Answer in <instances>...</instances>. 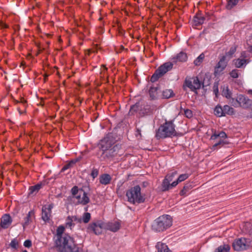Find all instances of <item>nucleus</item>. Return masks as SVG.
Listing matches in <instances>:
<instances>
[{
  "label": "nucleus",
  "instance_id": "f257e3e1",
  "mask_svg": "<svg viewBox=\"0 0 252 252\" xmlns=\"http://www.w3.org/2000/svg\"><path fill=\"white\" fill-rule=\"evenodd\" d=\"M65 227L59 226L55 236V247L58 252H79V249L74 239L64 233Z\"/></svg>",
  "mask_w": 252,
  "mask_h": 252
},
{
  "label": "nucleus",
  "instance_id": "f03ea898",
  "mask_svg": "<svg viewBox=\"0 0 252 252\" xmlns=\"http://www.w3.org/2000/svg\"><path fill=\"white\" fill-rule=\"evenodd\" d=\"M172 224V218L169 215H164L159 217L154 220L152 225V229L155 232H161L169 228Z\"/></svg>",
  "mask_w": 252,
  "mask_h": 252
},
{
  "label": "nucleus",
  "instance_id": "7ed1b4c3",
  "mask_svg": "<svg viewBox=\"0 0 252 252\" xmlns=\"http://www.w3.org/2000/svg\"><path fill=\"white\" fill-rule=\"evenodd\" d=\"M176 135L175 126L171 121L166 122L158 129L156 137L158 138L171 137Z\"/></svg>",
  "mask_w": 252,
  "mask_h": 252
},
{
  "label": "nucleus",
  "instance_id": "20e7f679",
  "mask_svg": "<svg viewBox=\"0 0 252 252\" xmlns=\"http://www.w3.org/2000/svg\"><path fill=\"white\" fill-rule=\"evenodd\" d=\"M126 196L127 197L128 201L133 204L141 203L145 201L144 197L141 195V188L139 186H135L128 190L126 192Z\"/></svg>",
  "mask_w": 252,
  "mask_h": 252
},
{
  "label": "nucleus",
  "instance_id": "39448f33",
  "mask_svg": "<svg viewBox=\"0 0 252 252\" xmlns=\"http://www.w3.org/2000/svg\"><path fill=\"white\" fill-rule=\"evenodd\" d=\"M232 247L236 251L246 250L252 248V241L245 238L237 239L234 241Z\"/></svg>",
  "mask_w": 252,
  "mask_h": 252
},
{
  "label": "nucleus",
  "instance_id": "423d86ee",
  "mask_svg": "<svg viewBox=\"0 0 252 252\" xmlns=\"http://www.w3.org/2000/svg\"><path fill=\"white\" fill-rule=\"evenodd\" d=\"M202 84L197 77L187 78L185 80L184 88L188 87L190 91L197 94V90L201 88Z\"/></svg>",
  "mask_w": 252,
  "mask_h": 252
},
{
  "label": "nucleus",
  "instance_id": "0eeeda50",
  "mask_svg": "<svg viewBox=\"0 0 252 252\" xmlns=\"http://www.w3.org/2000/svg\"><path fill=\"white\" fill-rule=\"evenodd\" d=\"M103 229H104V222L101 220L91 223L87 228L88 232H93L95 235L101 234Z\"/></svg>",
  "mask_w": 252,
  "mask_h": 252
},
{
  "label": "nucleus",
  "instance_id": "6e6552de",
  "mask_svg": "<svg viewBox=\"0 0 252 252\" xmlns=\"http://www.w3.org/2000/svg\"><path fill=\"white\" fill-rule=\"evenodd\" d=\"M115 143V140L111 135H107L100 142L101 149L102 151H106L108 149L113 147Z\"/></svg>",
  "mask_w": 252,
  "mask_h": 252
},
{
  "label": "nucleus",
  "instance_id": "1a4fd4ad",
  "mask_svg": "<svg viewBox=\"0 0 252 252\" xmlns=\"http://www.w3.org/2000/svg\"><path fill=\"white\" fill-rule=\"evenodd\" d=\"M228 60L226 59V56H223L219 60L218 63L215 67L214 74L215 76L219 75L226 68Z\"/></svg>",
  "mask_w": 252,
  "mask_h": 252
},
{
  "label": "nucleus",
  "instance_id": "9d476101",
  "mask_svg": "<svg viewBox=\"0 0 252 252\" xmlns=\"http://www.w3.org/2000/svg\"><path fill=\"white\" fill-rule=\"evenodd\" d=\"M239 106L244 109H252V100L245 95L238 94Z\"/></svg>",
  "mask_w": 252,
  "mask_h": 252
},
{
  "label": "nucleus",
  "instance_id": "9b49d317",
  "mask_svg": "<svg viewBox=\"0 0 252 252\" xmlns=\"http://www.w3.org/2000/svg\"><path fill=\"white\" fill-rule=\"evenodd\" d=\"M119 150V146L115 145L113 147L103 151L102 155L103 156L104 159H112L118 155Z\"/></svg>",
  "mask_w": 252,
  "mask_h": 252
},
{
  "label": "nucleus",
  "instance_id": "f8f14e48",
  "mask_svg": "<svg viewBox=\"0 0 252 252\" xmlns=\"http://www.w3.org/2000/svg\"><path fill=\"white\" fill-rule=\"evenodd\" d=\"M53 208V204H50L48 205H44L42 208V219L47 221L50 220L51 217L52 209Z\"/></svg>",
  "mask_w": 252,
  "mask_h": 252
},
{
  "label": "nucleus",
  "instance_id": "ddd939ff",
  "mask_svg": "<svg viewBox=\"0 0 252 252\" xmlns=\"http://www.w3.org/2000/svg\"><path fill=\"white\" fill-rule=\"evenodd\" d=\"M75 198L77 200V202L82 205H86L90 201V199L87 195V193L83 189H80L79 194L75 196Z\"/></svg>",
  "mask_w": 252,
  "mask_h": 252
},
{
  "label": "nucleus",
  "instance_id": "4468645a",
  "mask_svg": "<svg viewBox=\"0 0 252 252\" xmlns=\"http://www.w3.org/2000/svg\"><path fill=\"white\" fill-rule=\"evenodd\" d=\"M104 229L108 230L111 231L115 232L118 231L121 227V224L118 221H114L104 222Z\"/></svg>",
  "mask_w": 252,
  "mask_h": 252
},
{
  "label": "nucleus",
  "instance_id": "2eb2a0df",
  "mask_svg": "<svg viewBox=\"0 0 252 252\" xmlns=\"http://www.w3.org/2000/svg\"><path fill=\"white\" fill-rule=\"evenodd\" d=\"M173 67V63L171 62H167L160 66L157 70L161 76L170 70Z\"/></svg>",
  "mask_w": 252,
  "mask_h": 252
},
{
  "label": "nucleus",
  "instance_id": "dca6fc26",
  "mask_svg": "<svg viewBox=\"0 0 252 252\" xmlns=\"http://www.w3.org/2000/svg\"><path fill=\"white\" fill-rule=\"evenodd\" d=\"M12 219L9 214L4 215L0 221V226L3 228H7L11 224Z\"/></svg>",
  "mask_w": 252,
  "mask_h": 252
},
{
  "label": "nucleus",
  "instance_id": "f3484780",
  "mask_svg": "<svg viewBox=\"0 0 252 252\" xmlns=\"http://www.w3.org/2000/svg\"><path fill=\"white\" fill-rule=\"evenodd\" d=\"M33 218H34V212L33 210H31L24 219V222L22 223L24 229L32 222Z\"/></svg>",
  "mask_w": 252,
  "mask_h": 252
},
{
  "label": "nucleus",
  "instance_id": "a211bd4d",
  "mask_svg": "<svg viewBox=\"0 0 252 252\" xmlns=\"http://www.w3.org/2000/svg\"><path fill=\"white\" fill-rule=\"evenodd\" d=\"M188 57L187 54L183 52H180L177 55L176 57L172 59V61L174 63H177L178 62H184L187 60Z\"/></svg>",
  "mask_w": 252,
  "mask_h": 252
},
{
  "label": "nucleus",
  "instance_id": "6ab92c4d",
  "mask_svg": "<svg viewBox=\"0 0 252 252\" xmlns=\"http://www.w3.org/2000/svg\"><path fill=\"white\" fill-rule=\"evenodd\" d=\"M170 183V181L164 178L161 184V189L162 191H165L168 190L176 186V185H173V182L171 184Z\"/></svg>",
  "mask_w": 252,
  "mask_h": 252
},
{
  "label": "nucleus",
  "instance_id": "aec40b11",
  "mask_svg": "<svg viewBox=\"0 0 252 252\" xmlns=\"http://www.w3.org/2000/svg\"><path fill=\"white\" fill-rule=\"evenodd\" d=\"M112 180L111 176L108 174H103L99 177V182L103 185H107L110 183Z\"/></svg>",
  "mask_w": 252,
  "mask_h": 252
},
{
  "label": "nucleus",
  "instance_id": "412c9836",
  "mask_svg": "<svg viewBox=\"0 0 252 252\" xmlns=\"http://www.w3.org/2000/svg\"><path fill=\"white\" fill-rule=\"evenodd\" d=\"M156 248L158 252H172V251L169 249L168 246L165 243L161 242H158Z\"/></svg>",
  "mask_w": 252,
  "mask_h": 252
},
{
  "label": "nucleus",
  "instance_id": "4be33fe9",
  "mask_svg": "<svg viewBox=\"0 0 252 252\" xmlns=\"http://www.w3.org/2000/svg\"><path fill=\"white\" fill-rule=\"evenodd\" d=\"M250 61L249 59H237L233 60V63L236 67L241 68L244 65H246L249 63Z\"/></svg>",
  "mask_w": 252,
  "mask_h": 252
},
{
  "label": "nucleus",
  "instance_id": "5701e85b",
  "mask_svg": "<svg viewBox=\"0 0 252 252\" xmlns=\"http://www.w3.org/2000/svg\"><path fill=\"white\" fill-rule=\"evenodd\" d=\"M204 20L205 18L200 13H198L194 17L193 21L194 25L197 26L202 25L204 23Z\"/></svg>",
  "mask_w": 252,
  "mask_h": 252
},
{
  "label": "nucleus",
  "instance_id": "b1692460",
  "mask_svg": "<svg viewBox=\"0 0 252 252\" xmlns=\"http://www.w3.org/2000/svg\"><path fill=\"white\" fill-rule=\"evenodd\" d=\"M158 87H151L149 93L151 99H155L158 97Z\"/></svg>",
  "mask_w": 252,
  "mask_h": 252
},
{
  "label": "nucleus",
  "instance_id": "393cba45",
  "mask_svg": "<svg viewBox=\"0 0 252 252\" xmlns=\"http://www.w3.org/2000/svg\"><path fill=\"white\" fill-rule=\"evenodd\" d=\"M142 106L139 102L136 103L134 105L131 106L129 113L132 115L134 112L141 110Z\"/></svg>",
  "mask_w": 252,
  "mask_h": 252
},
{
  "label": "nucleus",
  "instance_id": "a878e982",
  "mask_svg": "<svg viewBox=\"0 0 252 252\" xmlns=\"http://www.w3.org/2000/svg\"><path fill=\"white\" fill-rule=\"evenodd\" d=\"M189 175L188 173H185V174L180 175L178 177L177 180L176 181L173 182V184H174L173 185L177 186L178 184V183L184 181L185 180L189 178Z\"/></svg>",
  "mask_w": 252,
  "mask_h": 252
},
{
  "label": "nucleus",
  "instance_id": "bb28decb",
  "mask_svg": "<svg viewBox=\"0 0 252 252\" xmlns=\"http://www.w3.org/2000/svg\"><path fill=\"white\" fill-rule=\"evenodd\" d=\"M239 0H228L225 5V8L228 10H231L236 6Z\"/></svg>",
  "mask_w": 252,
  "mask_h": 252
},
{
  "label": "nucleus",
  "instance_id": "cd10ccee",
  "mask_svg": "<svg viewBox=\"0 0 252 252\" xmlns=\"http://www.w3.org/2000/svg\"><path fill=\"white\" fill-rule=\"evenodd\" d=\"M226 134L223 132L221 131L219 133H217L216 132L211 136V140H215L218 138H226Z\"/></svg>",
  "mask_w": 252,
  "mask_h": 252
},
{
  "label": "nucleus",
  "instance_id": "c85d7f7f",
  "mask_svg": "<svg viewBox=\"0 0 252 252\" xmlns=\"http://www.w3.org/2000/svg\"><path fill=\"white\" fill-rule=\"evenodd\" d=\"M230 247L228 245L224 244L219 247L216 250V252H229Z\"/></svg>",
  "mask_w": 252,
  "mask_h": 252
},
{
  "label": "nucleus",
  "instance_id": "c756f323",
  "mask_svg": "<svg viewBox=\"0 0 252 252\" xmlns=\"http://www.w3.org/2000/svg\"><path fill=\"white\" fill-rule=\"evenodd\" d=\"M222 95L227 99L232 96V92L229 90L228 86L223 87L222 91Z\"/></svg>",
  "mask_w": 252,
  "mask_h": 252
},
{
  "label": "nucleus",
  "instance_id": "7c9ffc66",
  "mask_svg": "<svg viewBox=\"0 0 252 252\" xmlns=\"http://www.w3.org/2000/svg\"><path fill=\"white\" fill-rule=\"evenodd\" d=\"M214 113L216 116H217L218 117H221V116H224L223 108H222L220 105H217L215 107V109L214 110Z\"/></svg>",
  "mask_w": 252,
  "mask_h": 252
},
{
  "label": "nucleus",
  "instance_id": "2f4dec72",
  "mask_svg": "<svg viewBox=\"0 0 252 252\" xmlns=\"http://www.w3.org/2000/svg\"><path fill=\"white\" fill-rule=\"evenodd\" d=\"M223 108L224 115L225 114L233 115L235 112L234 109L229 105H225Z\"/></svg>",
  "mask_w": 252,
  "mask_h": 252
},
{
  "label": "nucleus",
  "instance_id": "473e14b6",
  "mask_svg": "<svg viewBox=\"0 0 252 252\" xmlns=\"http://www.w3.org/2000/svg\"><path fill=\"white\" fill-rule=\"evenodd\" d=\"M237 49L236 46H234L231 47L230 50L225 54V56H226V59L229 61V60L232 57V55L235 53Z\"/></svg>",
  "mask_w": 252,
  "mask_h": 252
},
{
  "label": "nucleus",
  "instance_id": "72a5a7b5",
  "mask_svg": "<svg viewBox=\"0 0 252 252\" xmlns=\"http://www.w3.org/2000/svg\"><path fill=\"white\" fill-rule=\"evenodd\" d=\"M162 95L164 98H168L174 95V93L171 89H166L163 91Z\"/></svg>",
  "mask_w": 252,
  "mask_h": 252
},
{
  "label": "nucleus",
  "instance_id": "f704fd0d",
  "mask_svg": "<svg viewBox=\"0 0 252 252\" xmlns=\"http://www.w3.org/2000/svg\"><path fill=\"white\" fill-rule=\"evenodd\" d=\"M228 99L229 100V103L231 105L235 107L239 106L238 95H237L236 99L232 98V96H231V97L228 98Z\"/></svg>",
  "mask_w": 252,
  "mask_h": 252
},
{
  "label": "nucleus",
  "instance_id": "c9c22d12",
  "mask_svg": "<svg viewBox=\"0 0 252 252\" xmlns=\"http://www.w3.org/2000/svg\"><path fill=\"white\" fill-rule=\"evenodd\" d=\"M91 217V214L90 213H85L81 218L82 221L84 223H87L90 220Z\"/></svg>",
  "mask_w": 252,
  "mask_h": 252
},
{
  "label": "nucleus",
  "instance_id": "e433bc0d",
  "mask_svg": "<svg viewBox=\"0 0 252 252\" xmlns=\"http://www.w3.org/2000/svg\"><path fill=\"white\" fill-rule=\"evenodd\" d=\"M205 57L204 54H201L194 61V63L195 65H199L203 62Z\"/></svg>",
  "mask_w": 252,
  "mask_h": 252
},
{
  "label": "nucleus",
  "instance_id": "4c0bfd02",
  "mask_svg": "<svg viewBox=\"0 0 252 252\" xmlns=\"http://www.w3.org/2000/svg\"><path fill=\"white\" fill-rule=\"evenodd\" d=\"M41 188V185L37 184L34 186H32L30 188V193H33L34 192H37Z\"/></svg>",
  "mask_w": 252,
  "mask_h": 252
},
{
  "label": "nucleus",
  "instance_id": "58836bf2",
  "mask_svg": "<svg viewBox=\"0 0 252 252\" xmlns=\"http://www.w3.org/2000/svg\"><path fill=\"white\" fill-rule=\"evenodd\" d=\"M178 174L177 171H175L171 173L168 174L165 177V179H167L168 181L171 182L175 176H176Z\"/></svg>",
  "mask_w": 252,
  "mask_h": 252
},
{
  "label": "nucleus",
  "instance_id": "ea45409f",
  "mask_svg": "<svg viewBox=\"0 0 252 252\" xmlns=\"http://www.w3.org/2000/svg\"><path fill=\"white\" fill-rule=\"evenodd\" d=\"M160 77H161L160 75L156 70L155 73L152 76L151 78V81L152 82H155L157 81L158 80V79Z\"/></svg>",
  "mask_w": 252,
  "mask_h": 252
},
{
  "label": "nucleus",
  "instance_id": "a19ab883",
  "mask_svg": "<svg viewBox=\"0 0 252 252\" xmlns=\"http://www.w3.org/2000/svg\"><path fill=\"white\" fill-rule=\"evenodd\" d=\"M18 241L16 239H14L11 241L9 245L12 248L17 249L18 247Z\"/></svg>",
  "mask_w": 252,
  "mask_h": 252
},
{
  "label": "nucleus",
  "instance_id": "79ce46f5",
  "mask_svg": "<svg viewBox=\"0 0 252 252\" xmlns=\"http://www.w3.org/2000/svg\"><path fill=\"white\" fill-rule=\"evenodd\" d=\"M75 225V222L73 221H71L70 219V216H68L66 220V226L71 227Z\"/></svg>",
  "mask_w": 252,
  "mask_h": 252
},
{
  "label": "nucleus",
  "instance_id": "37998d69",
  "mask_svg": "<svg viewBox=\"0 0 252 252\" xmlns=\"http://www.w3.org/2000/svg\"><path fill=\"white\" fill-rule=\"evenodd\" d=\"M228 144V142H227L226 141H224L223 140H220L219 141L215 144L214 145H213V148H215V147L218 146H223L224 145H225V144Z\"/></svg>",
  "mask_w": 252,
  "mask_h": 252
},
{
  "label": "nucleus",
  "instance_id": "c03bdc74",
  "mask_svg": "<svg viewBox=\"0 0 252 252\" xmlns=\"http://www.w3.org/2000/svg\"><path fill=\"white\" fill-rule=\"evenodd\" d=\"M238 70L235 69L232 70L229 73L230 76L233 78H237L238 77Z\"/></svg>",
  "mask_w": 252,
  "mask_h": 252
},
{
  "label": "nucleus",
  "instance_id": "a18cd8bd",
  "mask_svg": "<svg viewBox=\"0 0 252 252\" xmlns=\"http://www.w3.org/2000/svg\"><path fill=\"white\" fill-rule=\"evenodd\" d=\"M98 169L94 168L92 170L91 176L93 177V179H94L98 176Z\"/></svg>",
  "mask_w": 252,
  "mask_h": 252
},
{
  "label": "nucleus",
  "instance_id": "49530a36",
  "mask_svg": "<svg viewBox=\"0 0 252 252\" xmlns=\"http://www.w3.org/2000/svg\"><path fill=\"white\" fill-rule=\"evenodd\" d=\"M184 114L186 116V117L188 118H190L193 116L191 110L188 109L184 110Z\"/></svg>",
  "mask_w": 252,
  "mask_h": 252
},
{
  "label": "nucleus",
  "instance_id": "de8ad7c7",
  "mask_svg": "<svg viewBox=\"0 0 252 252\" xmlns=\"http://www.w3.org/2000/svg\"><path fill=\"white\" fill-rule=\"evenodd\" d=\"M80 191V189H78V187L76 186H74L71 189V193L73 195L75 196L79 194V192Z\"/></svg>",
  "mask_w": 252,
  "mask_h": 252
},
{
  "label": "nucleus",
  "instance_id": "09e8293b",
  "mask_svg": "<svg viewBox=\"0 0 252 252\" xmlns=\"http://www.w3.org/2000/svg\"><path fill=\"white\" fill-rule=\"evenodd\" d=\"M70 219L71 221H73L75 223H80L82 221L81 218H78L75 216H70Z\"/></svg>",
  "mask_w": 252,
  "mask_h": 252
},
{
  "label": "nucleus",
  "instance_id": "8fccbe9b",
  "mask_svg": "<svg viewBox=\"0 0 252 252\" xmlns=\"http://www.w3.org/2000/svg\"><path fill=\"white\" fill-rule=\"evenodd\" d=\"M189 189V187L188 186H185L183 188V189L181 190L180 192V194L181 195H185L186 192H187V191Z\"/></svg>",
  "mask_w": 252,
  "mask_h": 252
},
{
  "label": "nucleus",
  "instance_id": "3c124183",
  "mask_svg": "<svg viewBox=\"0 0 252 252\" xmlns=\"http://www.w3.org/2000/svg\"><path fill=\"white\" fill-rule=\"evenodd\" d=\"M32 245V241L30 240H27L24 243V246L27 248H30Z\"/></svg>",
  "mask_w": 252,
  "mask_h": 252
},
{
  "label": "nucleus",
  "instance_id": "603ef678",
  "mask_svg": "<svg viewBox=\"0 0 252 252\" xmlns=\"http://www.w3.org/2000/svg\"><path fill=\"white\" fill-rule=\"evenodd\" d=\"M143 126H141L140 127H136V135L137 136V135H139L140 137L141 136V128Z\"/></svg>",
  "mask_w": 252,
  "mask_h": 252
},
{
  "label": "nucleus",
  "instance_id": "864d4df0",
  "mask_svg": "<svg viewBox=\"0 0 252 252\" xmlns=\"http://www.w3.org/2000/svg\"><path fill=\"white\" fill-rule=\"evenodd\" d=\"M77 160H71L67 164L68 165L69 168L71 167L73 164H74Z\"/></svg>",
  "mask_w": 252,
  "mask_h": 252
},
{
  "label": "nucleus",
  "instance_id": "5fc2aeb1",
  "mask_svg": "<svg viewBox=\"0 0 252 252\" xmlns=\"http://www.w3.org/2000/svg\"><path fill=\"white\" fill-rule=\"evenodd\" d=\"M241 58H242V59H245V58L247 57V55H246V53L245 52H242L241 53Z\"/></svg>",
  "mask_w": 252,
  "mask_h": 252
},
{
  "label": "nucleus",
  "instance_id": "6e6d98bb",
  "mask_svg": "<svg viewBox=\"0 0 252 252\" xmlns=\"http://www.w3.org/2000/svg\"><path fill=\"white\" fill-rule=\"evenodd\" d=\"M0 27L1 28H7L8 27V26L6 25L4 23H3L2 22L0 23Z\"/></svg>",
  "mask_w": 252,
  "mask_h": 252
},
{
  "label": "nucleus",
  "instance_id": "4d7b16f0",
  "mask_svg": "<svg viewBox=\"0 0 252 252\" xmlns=\"http://www.w3.org/2000/svg\"><path fill=\"white\" fill-rule=\"evenodd\" d=\"M68 168H69L68 165L66 164L63 167V168L62 169V171H63Z\"/></svg>",
  "mask_w": 252,
  "mask_h": 252
},
{
  "label": "nucleus",
  "instance_id": "13d9d810",
  "mask_svg": "<svg viewBox=\"0 0 252 252\" xmlns=\"http://www.w3.org/2000/svg\"><path fill=\"white\" fill-rule=\"evenodd\" d=\"M102 67H103L104 69L103 70L101 71V73L103 72V71L105 72L107 70V68L104 65H102Z\"/></svg>",
  "mask_w": 252,
  "mask_h": 252
},
{
  "label": "nucleus",
  "instance_id": "bf43d9fd",
  "mask_svg": "<svg viewBox=\"0 0 252 252\" xmlns=\"http://www.w3.org/2000/svg\"><path fill=\"white\" fill-rule=\"evenodd\" d=\"M214 92H215V94L217 95V94H218V92H219V90H218V87H217L216 89H214Z\"/></svg>",
  "mask_w": 252,
  "mask_h": 252
},
{
  "label": "nucleus",
  "instance_id": "052dcab7",
  "mask_svg": "<svg viewBox=\"0 0 252 252\" xmlns=\"http://www.w3.org/2000/svg\"><path fill=\"white\" fill-rule=\"evenodd\" d=\"M248 93L250 94H252V90H250L248 91Z\"/></svg>",
  "mask_w": 252,
  "mask_h": 252
},
{
  "label": "nucleus",
  "instance_id": "680f3d73",
  "mask_svg": "<svg viewBox=\"0 0 252 252\" xmlns=\"http://www.w3.org/2000/svg\"><path fill=\"white\" fill-rule=\"evenodd\" d=\"M249 52L252 53V45L249 47Z\"/></svg>",
  "mask_w": 252,
  "mask_h": 252
},
{
  "label": "nucleus",
  "instance_id": "e2e57ef3",
  "mask_svg": "<svg viewBox=\"0 0 252 252\" xmlns=\"http://www.w3.org/2000/svg\"><path fill=\"white\" fill-rule=\"evenodd\" d=\"M22 252H28L27 251H23Z\"/></svg>",
  "mask_w": 252,
  "mask_h": 252
}]
</instances>
